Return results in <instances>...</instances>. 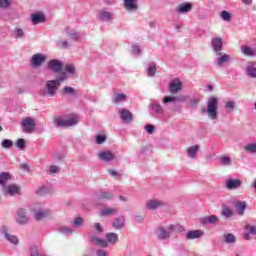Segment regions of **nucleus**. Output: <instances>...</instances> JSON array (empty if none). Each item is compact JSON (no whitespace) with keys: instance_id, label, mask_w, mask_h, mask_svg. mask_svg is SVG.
<instances>
[{"instance_id":"f257e3e1","label":"nucleus","mask_w":256,"mask_h":256,"mask_svg":"<svg viewBox=\"0 0 256 256\" xmlns=\"http://www.w3.org/2000/svg\"><path fill=\"white\" fill-rule=\"evenodd\" d=\"M66 80L67 74L65 72H61L56 79L46 80L43 89L39 91L40 97H56L61 84Z\"/></svg>"},{"instance_id":"f03ea898","label":"nucleus","mask_w":256,"mask_h":256,"mask_svg":"<svg viewBox=\"0 0 256 256\" xmlns=\"http://www.w3.org/2000/svg\"><path fill=\"white\" fill-rule=\"evenodd\" d=\"M219 99L215 96H212L206 101V115L210 121H217L219 117Z\"/></svg>"},{"instance_id":"7ed1b4c3","label":"nucleus","mask_w":256,"mask_h":256,"mask_svg":"<svg viewBox=\"0 0 256 256\" xmlns=\"http://www.w3.org/2000/svg\"><path fill=\"white\" fill-rule=\"evenodd\" d=\"M78 121L75 117L65 118V117H56L54 118L55 127H75Z\"/></svg>"},{"instance_id":"20e7f679","label":"nucleus","mask_w":256,"mask_h":256,"mask_svg":"<svg viewBox=\"0 0 256 256\" xmlns=\"http://www.w3.org/2000/svg\"><path fill=\"white\" fill-rule=\"evenodd\" d=\"M175 229H177V226L175 225H169L167 229L164 227H159L158 233H157V239H159L160 241H165L169 239V237H171V233H173Z\"/></svg>"},{"instance_id":"39448f33","label":"nucleus","mask_w":256,"mask_h":256,"mask_svg":"<svg viewBox=\"0 0 256 256\" xmlns=\"http://www.w3.org/2000/svg\"><path fill=\"white\" fill-rule=\"evenodd\" d=\"M47 61V56L41 53H36L32 55L30 59V66L32 69H39V67L43 66V63Z\"/></svg>"},{"instance_id":"423d86ee","label":"nucleus","mask_w":256,"mask_h":256,"mask_svg":"<svg viewBox=\"0 0 256 256\" xmlns=\"http://www.w3.org/2000/svg\"><path fill=\"white\" fill-rule=\"evenodd\" d=\"M161 207H167V202L159 199H149L145 203L147 211H157Z\"/></svg>"},{"instance_id":"0eeeda50","label":"nucleus","mask_w":256,"mask_h":256,"mask_svg":"<svg viewBox=\"0 0 256 256\" xmlns=\"http://www.w3.org/2000/svg\"><path fill=\"white\" fill-rule=\"evenodd\" d=\"M37 123H35V119L31 117H26L22 119L21 126L23 127L24 133H33L35 131Z\"/></svg>"},{"instance_id":"6e6552de","label":"nucleus","mask_w":256,"mask_h":256,"mask_svg":"<svg viewBox=\"0 0 256 256\" xmlns=\"http://www.w3.org/2000/svg\"><path fill=\"white\" fill-rule=\"evenodd\" d=\"M0 233L8 243H11L12 245H19V238L16 235L9 233V228H7V226L0 227Z\"/></svg>"},{"instance_id":"1a4fd4ad","label":"nucleus","mask_w":256,"mask_h":256,"mask_svg":"<svg viewBox=\"0 0 256 256\" xmlns=\"http://www.w3.org/2000/svg\"><path fill=\"white\" fill-rule=\"evenodd\" d=\"M16 223L18 225H27V223H29V215L27 214V209L19 208L16 211Z\"/></svg>"},{"instance_id":"9d476101","label":"nucleus","mask_w":256,"mask_h":256,"mask_svg":"<svg viewBox=\"0 0 256 256\" xmlns=\"http://www.w3.org/2000/svg\"><path fill=\"white\" fill-rule=\"evenodd\" d=\"M96 19H98V21H103L104 23H109L113 21V14L108 11L107 8H102L98 10Z\"/></svg>"},{"instance_id":"9b49d317","label":"nucleus","mask_w":256,"mask_h":256,"mask_svg":"<svg viewBox=\"0 0 256 256\" xmlns=\"http://www.w3.org/2000/svg\"><path fill=\"white\" fill-rule=\"evenodd\" d=\"M48 71H52V73H61L63 70V62L58 59H52L47 62Z\"/></svg>"},{"instance_id":"f8f14e48","label":"nucleus","mask_w":256,"mask_h":256,"mask_svg":"<svg viewBox=\"0 0 256 256\" xmlns=\"http://www.w3.org/2000/svg\"><path fill=\"white\" fill-rule=\"evenodd\" d=\"M211 47L215 53V55H221V51H223V38L216 36L211 39Z\"/></svg>"},{"instance_id":"ddd939ff","label":"nucleus","mask_w":256,"mask_h":256,"mask_svg":"<svg viewBox=\"0 0 256 256\" xmlns=\"http://www.w3.org/2000/svg\"><path fill=\"white\" fill-rule=\"evenodd\" d=\"M183 89V82L179 78L172 80L169 84L168 91L172 93V95H177L179 91Z\"/></svg>"},{"instance_id":"4468645a","label":"nucleus","mask_w":256,"mask_h":256,"mask_svg":"<svg viewBox=\"0 0 256 256\" xmlns=\"http://www.w3.org/2000/svg\"><path fill=\"white\" fill-rule=\"evenodd\" d=\"M97 157L99 161H103L104 163H111V161H115V155L111 151H99L97 153Z\"/></svg>"},{"instance_id":"2eb2a0df","label":"nucleus","mask_w":256,"mask_h":256,"mask_svg":"<svg viewBox=\"0 0 256 256\" xmlns=\"http://www.w3.org/2000/svg\"><path fill=\"white\" fill-rule=\"evenodd\" d=\"M243 182L241 179H228L225 182V187L228 191H234L235 189H241Z\"/></svg>"},{"instance_id":"dca6fc26","label":"nucleus","mask_w":256,"mask_h":256,"mask_svg":"<svg viewBox=\"0 0 256 256\" xmlns=\"http://www.w3.org/2000/svg\"><path fill=\"white\" fill-rule=\"evenodd\" d=\"M119 117L122 123H132L133 122V114L129 109H120L119 110Z\"/></svg>"},{"instance_id":"f3484780","label":"nucleus","mask_w":256,"mask_h":256,"mask_svg":"<svg viewBox=\"0 0 256 256\" xmlns=\"http://www.w3.org/2000/svg\"><path fill=\"white\" fill-rule=\"evenodd\" d=\"M5 195H9L10 197H13L15 195H19V191H21V188L15 184H10L7 186H4L2 188Z\"/></svg>"},{"instance_id":"a211bd4d","label":"nucleus","mask_w":256,"mask_h":256,"mask_svg":"<svg viewBox=\"0 0 256 256\" xmlns=\"http://www.w3.org/2000/svg\"><path fill=\"white\" fill-rule=\"evenodd\" d=\"M188 97L185 95L180 96H166L163 98L162 103L167 105V103H175V102H185L187 101Z\"/></svg>"},{"instance_id":"6ab92c4d","label":"nucleus","mask_w":256,"mask_h":256,"mask_svg":"<svg viewBox=\"0 0 256 256\" xmlns=\"http://www.w3.org/2000/svg\"><path fill=\"white\" fill-rule=\"evenodd\" d=\"M51 215V210L48 209H38L34 212V219L36 221H43V219H47Z\"/></svg>"},{"instance_id":"aec40b11","label":"nucleus","mask_w":256,"mask_h":256,"mask_svg":"<svg viewBox=\"0 0 256 256\" xmlns=\"http://www.w3.org/2000/svg\"><path fill=\"white\" fill-rule=\"evenodd\" d=\"M185 153L189 159H197V155L199 154V145L195 144L187 147L185 149Z\"/></svg>"},{"instance_id":"412c9836","label":"nucleus","mask_w":256,"mask_h":256,"mask_svg":"<svg viewBox=\"0 0 256 256\" xmlns=\"http://www.w3.org/2000/svg\"><path fill=\"white\" fill-rule=\"evenodd\" d=\"M61 95L64 97H78L79 91L71 86H65L61 90Z\"/></svg>"},{"instance_id":"4be33fe9","label":"nucleus","mask_w":256,"mask_h":256,"mask_svg":"<svg viewBox=\"0 0 256 256\" xmlns=\"http://www.w3.org/2000/svg\"><path fill=\"white\" fill-rule=\"evenodd\" d=\"M123 5L126 11H129V13H133V11H137V9H139L137 0H124Z\"/></svg>"},{"instance_id":"5701e85b","label":"nucleus","mask_w":256,"mask_h":256,"mask_svg":"<svg viewBox=\"0 0 256 256\" xmlns=\"http://www.w3.org/2000/svg\"><path fill=\"white\" fill-rule=\"evenodd\" d=\"M32 25H39V23H45L46 18L44 13H34L31 15Z\"/></svg>"},{"instance_id":"b1692460","label":"nucleus","mask_w":256,"mask_h":256,"mask_svg":"<svg viewBox=\"0 0 256 256\" xmlns=\"http://www.w3.org/2000/svg\"><path fill=\"white\" fill-rule=\"evenodd\" d=\"M205 235L203 230H191L187 232L186 239L193 240V239H201Z\"/></svg>"},{"instance_id":"393cba45","label":"nucleus","mask_w":256,"mask_h":256,"mask_svg":"<svg viewBox=\"0 0 256 256\" xmlns=\"http://www.w3.org/2000/svg\"><path fill=\"white\" fill-rule=\"evenodd\" d=\"M113 197H115V195L113 193L107 192L104 190H100L97 195V199L99 201H111V199H113Z\"/></svg>"},{"instance_id":"a878e982","label":"nucleus","mask_w":256,"mask_h":256,"mask_svg":"<svg viewBox=\"0 0 256 256\" xmlns=\"http://www.w3.org/2000/svg\"><path fill=\"white\" fill-rule=\"evenodd\" d=\"M200 223L202 225H215V223H219V218L215 215L203 217L201 218Z\"/></svg>"},{"instance_id":"bb28decb","label":"nucleus","mask_w":256,"mask_h":256,"mask_svg":"<svg viewBox=\"0 0 256 256\" xmlns=\"http://www.w3.org/2000/svg\"><path fill=\"white\" fill-rule=\"evenodd\" d=\"M216 57H218L216 59V65H218V67H221V65H225V63H229V61H231V55L222 54V52L221 55H216Z\"/></svg>"},{"instance_id":"cd10ccee","label":"nucleus","mask_w":256,"mask_h":256,"mask_svg":"<svg viewBox=\"0 0 256 256\" xmlns=\"http://www.w3.org/2000/svg\"><path fill=\"white\" fill-rule=\"evenodd\" d=\"M112 227L118 231L123 229V227H125V216H119L116 218L112 223Z\"/></svg>"},{"instance_id":"c85d7f7f","label":"nucleus","mask_w":256,"mask_h":256,"mask_svg":"<svg viewBox=\"0 0 256 256\" xmlns=\"http://www.w3.org/2000/svg\"><path fill=\"white\" fill-rule=\"evenodd\" d=\"M193 9V4L191 3H182L177 6V13H189Z\"/></svg>"},{"instance_id":"c756f323","label":"nucleus","mask_w":256,"mask_h":256,"mask_svg":"<svg viewBox=\"0 0 256 256\" xmlns=\"http://www.w3.org/2000/svg\"><path fill=\"white\" fill-rule=\"evenodd\" d=\"M119 211L115 208H103L100 211V217H109L111 215H117Z\"/></svg>"},{"instance_id":"7c9ffc66","label":"nucleus","mask_w":256,"mask_h":256,"mask_svg":"<svg viewBox=\"0 0 256 256\" xmlns=\"http://www.w3.org/2000/svg\"><path fill=\"white\" fill-rule=\"evenodd\" d=\"M106 239V242L110 243L111 245H115L119 242V235H117V233L110 232L106 234Z\"/></svg>"},{"instance_id":"2f4dec72","label":"nucleus","mask_w":256,"mask_h":256,"mask_svg":"<svg viewBox=\"0 0 256 256\" xmlns=\"http://www.w3.org/2000/svg\"><path fill=\"white\" fill-rule=\"evenodd\" d=\"M244 151L248 153V155L256 154V142L248 143L244 146Z\"/></svg>"},{"instance_id":"473e14b6","label":"nucleus","mask_w":256,"mask_h":256,"mask_svg":"<svg viewBox=\"0 0 256 256\" xmlns=\"http://www.w3.org/2000/svg\"><path fill=\"white\" fill-rule=\"evenodd\" d=\"M9 179H11V174L7 173V172H1L0 173V185L3 189V187H6L7 182L9 181Z\"/></svg>"},{"instance_id":"72a5a7b5","label":"nucleus","mask_w":256,"mask_h":256,"mask_svg":"<svg viewBox=\"0 0 256 256\" xmlns=\"http://www.w3.org/2000/svg\"><path fill=\"white\" fill-rule=\"evenodd\" d=\"M246 73L248 77H251L252 79L256 78V67L254 63H250L247 65Z\"/></svg>"},{"instance_id":"f704fd0d","label":"nucleus","mask_w":256,"mask_h":256,"mask_svg":"<svg viewBox=\"0 0 256 256\" xmlns=\"http://www.w3.org/2000/svg\"><path fill=\"white\" fill-rule=\"evenodd\" d=\"M91 241L92 243H94V245H98V247H109V243L107 242V240L92 237Z\"/></svg>"},{"instance_id":"c9c22d12","label":"nucleus","mask_w":256,"mask_h":256,"mask_svg":"<svg viewBox=\"0 0 256 256\" xmlns=\"http://www.w3.org/2000/svg\"><path fill=\"white\" fill-rule=\"evenodd\" d=\"M247 209V203L245 201L236 203V211L238 215H243Z\"/></svg>"},{"instance_id":"e433bc0d","label":"nucleus","mask_w":256,"mask_h":256,"mask_svg":"<svg viewBox=\"0 0 256 256\" xmlns=\"http://www.w3.org/2000/svg\"><path fill=\"white\" fill-rule=\"evenodd\" d=\"M127 99V95L125 93H118L115 94L114 97L112 98V103H121Z\"/></svg>"},{"instance_id":"4c0bfd02","label":"nucleus","mask_w":256,"mask_h":256,"mask_svg":"<svg viewBox=\"0 0 256 256\" xmlns=\"http://www.w3.org/2000/svg\"><path fill=\"white\" fill-rule=\"evenodd\" d=\"M152 111L155 113V115H163L165 110L159 103H152Z\"/></svg>"},{"instance_id":"58836bf2","label":"nucleus","mask_w":256,"mask_h":256,"mask_svg":"<svg viewBox=\"0 0 256 256\" xmlns=\"http://www.w3.org/2000/svg\"><path fill=\"white\" fill-rule=\"evenodd\" d=\"M64 73H68V75H72V77H75V73H77V70L75 69V66L73 64H66L64 67Z\"/></svg>"},{"instance_id":"ea45409f","label":"nucleus","mask_w":256,"mask_h":256,"mask_svg":"<svg viewBox=\"0 0 256 256\" xmlns=\"http://www.w3.org/2000/svg\"><path fill=\"white\" fill-rule=\"evenodd\" d=\"M61 171V167L57 165H50L47 170L48 175H56L59 174Z\"/></svg>"},{"instance_id":"a19ab883","label":"nucleus","mask_w":256,"mask_h":256,"mask_svg":"<svg viewBox=\"0 0 256 256\" xmlns=\"http://www.w3.org/2000/svg\"><path fill=\"white\" fill-rule=\"evenodd\" d=\"M220 164L224 167H231V157L224 155L219 158Z\"/></svg>"},{"instance_id":"79ce46f5","label":"nucleus","mask_w":256,"mask_h":256,"mask_svg":"<svg viewBox=\"0 0 256 256\" xmlns=\"http://www.w3.org/2000/svg\"><path fill=\"white\" fill-rule=\"evenodd\" d=\"M241 53H243L246 57H253V49L249 46H241Z\"/></svg>"},{"instance_id":"37998d69","label":"nucleus","mask_w":256,"mask_h":256,"mask_svg":"<svg viewBox=\"0 0 256 256\" xmlns=\"http://www.w3.org/2000/svg\"><path fill=\"white\" fill-rule=\"evenodd\" d=\"M224 107L228 113H233L235 111L236 103L235 101H227L225 102Z\"/></svg>"},{"instance_id":"c03bdc74","label":"nucleus","mask_w":256,"mask_h":256,"mask_svg":"<svg viewBox=\"0 0 256 256\" xmlns=\"http://www.w3.org/2000/svg\"><path fill=\"white\" fill-rule=\"evenodd\" d=\"M108 175L113 177L114 179H121V176L123 175V171L119 170H113V169H109L108 170Z\"/></svg>"},{"instance_id":"a18cd8bd","label":"nucleus","mask_w":256,"mask_h":256,"mask_svg":"<svg viewBox=\"0 0 256 256\" xmlns=\"http://www.w3.org/2000/svg\"><path fill=\"white\" fill-rule=\"evenodd\" d=\"M67 37H69L73 41H79V39H81V34H79V32L71 30L67 33Z\"/></svg>"},{"instance_id":"49530a36","label":"nucleus","mask_w":256,"mask_h":256,"mask_svg":"<svg viewBox=\"0 0 256 256\" xmlns=\"http://www.w3.org/2000/svg\"><path fill=\"white\" fill-rule=\"evenodd\" d=\"M48 193H51V188L48 186H41L36 190L37 195H47Z\"/></svg>"},{"instance_id":"de8ad7c7","label":"nucleus","mask_w":256,"mask_h":256,"mask_svg":"<svg viewBox=\"0 0 256 256\" xmlns=\"http://www.w3.org/2000/svg\"><path fill=\"white\" fill-rule=\"evenodd\" d=\"M220 17L223 21H226V23L231 21V13H229L227 10L221 11Z\"/></svg>"},{"instance_id":"09e8293b","label":"nucleus","mask_w":256,"mask_h":256,"mask_svg":"<svg viewBox=\"0 0 256 256\" xmlns=\"http://www.w3.org/2000/svg\"><path fill=\"white\" fill-rule=\"evenodd\" d=\"M25 35V32L21 28H15L13 31V37L15 39H21Z\"/></svg>"},{"instance_id":"8fccbe9b","label":"nucleus","mask_w":256,"mask_h":256,"mask_svg":"<svg viewBox=\"0 0 256 256\" xmlns=\"http://www.w3.org/2000/svg\"><path fill=\"white\" fill-rule=\"evenodd\" d=\"M224 241L228 245H231V244L235 243V235H233V234H224Z\"/></svg>"},{"instance_id":"3c124183","label":"nucleus","mask_w":256,"mask_h":256,"mask_svg":"<svg viewBox=\"0 0 256 256\" xmlns=\"http://www.w3.org/2000/svg\"><path fill=\"white\" fill-rule=\"evenodd\" d=\"M1 147L2 149H11V147H13V141L10 139H4L1 142Z\"/></svg>"},{"instance_id":"603ef678","label":"nucleus","mask_w":256,"mask_h":256,"mask_svg":"<svg viewBox=\"0 0 256 256\" xmlns=\"http://www.w3.org/2000/svg\"><path fill=\"white\" fill-rule=\"evenodd\" d=\"M85 223V220L81 217H76L74 221L71 223L72 227H81Z\"/></svg>"},{"instance_id":"864d4df0","label":"nucleus","mask_w":256,"mask_h":256,"mask_svg":"<svg viewBox=\"0 0 256 256\" xmlns=\"http://www.w3.org/2000/svg\"><path fill=\"white\" fill-rule=\"evenodd\" d=\"M25 144H26L25 139L20 138V139H18V140L15 142V147H16L17 149L23 150V149H25Z\"/></svg>"},{"instance_id":"5fc2aeb1","label":"nucleus","mask_w":256,"mask_h":256,"mask_svg":"<svg viewBox=\"0 0 256 256\" xmlns=\"http://www.w3.org/2000/svg\"><path fill=\"white\" fill-rule=\"evenodd\" d=\"M221 213L226 219L233 217V212L228 207L223 208Z\"/></svg>"},{"instance_id":"6e6d98bb","label":"nucleus","mask_w":256,"mask_h":256,"mask_svg":"<svg viewBox=\"0 0 256 256\" xmlns=\"http://www.w3.org/2000/svg\"><path fill=\"white\" fill-rule=\"evenodd\" d=\"M30 255L31 256H45V255L39 253V248L37 246L30 247Z\"/></svg>"},{"instance_id":"4d7b16f0","label":"nucleus","mask_w":256,"mask_h":256,"mask_svg":"<svg viewBox=\"0 0 256 256\" xmlns=\"http://www.w3.org/2000/svg\"><path fill=\"white\" fill-rule=\"evenodd\" d=\"M12 3L11 0H0V9H7L11 7Z\"/></svg>"},{"instance_id":"13d9d810","label":"nucleus","mask_w":256,"mask_h":256,"mask_svg":"<svg viewBox=\"0 0 256 256\" xmlns=\"http://www.w3.org/2000/svg\"><path fill=\"white\" fill-rule=\"evenodd\" d=\"M60 233H62V235H72L73 234V229H71L69 227H61L60 228Z\"/></svg>"},{"instance_id":"bf43d9fd","label":"nucleus","mask_w":256,"mask_h":256,"mask_svg":"<svg viewBox=\"0 0 256 256\" xmlns=\"http://www.w3.org/2000/svg\"><path fill=\"white\" fill-rule=\"evenodd\" d=\"M105 141H107V136H105V135H98L96 137L97 145H103V143H105Z\"/></svg>"},{"instance_id":"052dcab7","label":"nucleus","mask_w":256,"mask_h":256,"mask_svg":"<svg viewBox=\"0 0 256 256\" xmlns=\"http://www.w3.org/2000/svg\"><path fill=\"white\" fill-rule=\"evenodd\" d=\"M245 230L250 233V235H256V226L247 224Z\"/></svg>"},{"instance_id":"680f3d73","label":"nucleus","mask_w":256,"mask_h":256,"mask_svg":"<svg viewBox=\"0 0 256 256\" xmlns=\"http://www.w3.org/2000/svg\"><path fill=\"white\" fill-rule=\"evenodd\" d=\"M157 73V68L155 66H150L148 68V77H153Z\"/></svg>"},{"instance_id":"e2e57ef3","label":"nucleus","mask_w":256,"mask_h":256,"mask_svg":"<svg viewBox=\"0 0 256 256\" xmlns=\"http://www.w3.org/2000/svg\"><path fill=\"white\" fill-rule=\"evenodd\" d=\"M145 130L147 131V133H149V135H153L155 131V126L148 124L145 126Z\"/></svg>"},{"instance_id":"0e129e2a","label":"nucleus","mask_w":256,"mask_h":256,"mask_svg":"<svg viewBox=\"0 0 256 256\" xmlns=\"http://www.w3.org/2000/svg\"><path fill=\"white\" fill-rule=\"evenodd\" d=\"M132 53L133 55H141V48L137 45H132Z\"/></svg>"},{"instance_id":"69168bd1","label":"nucleus","mask_w":256,"mask_h":256,"mask_svg":"<svg viewBox=\"0 0 256 256\" xmlns=\"http://www.w3.org/2000/svg\"><path fill=\"white\" fill-rule=\"evenodd\" d=\"M58 45L61 49H68L70 47V44L67 41H59Z\"/></svg>"},{"instance_id":"338daca9","label":"nucleus","mask_w":256,"mask_h":256,"mask_svg":"<svg viewBox=\"0 0 256 256\" xmlns=\"http://www.w3.org/2000/svg\"><path fill=\"white\" fill-rule=\"evenodd\" d=\"M197 105H199V98H192L190 100V106L191 107H197Z\"/></svg>"},{"instance_id":"774afa93","label":"nucleus","mask_w":256,"mask_h":256,"mask_svg":"<svg viewBox=\"0 0 256 256\" xmlns=\"http://www.w3.org/2000/svg\"><path fill=\"white\" fill-rule=\"evenodd\" d=\"M94 229H96L98 233H103V226H101V223H95Z\"/></svg>"}]
</instances>
